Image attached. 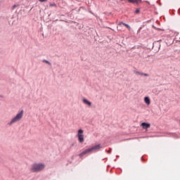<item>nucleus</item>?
<instances>
[{"instance_id": "f257e3e1", "label": "nucleus", "mask_w": 180, "mask_h": 180, "mask_svg": "<svg viewBox=\"0 0 180 180\" xmlns=\"http://www.w3.org/2000/svg\"><path fill=\"white\" fill-rule=\"evenodd\" d=\"M25 111L23 110L18 112L14 117L11 119V120L7 123V126H12V124H15V123H18V122H20L22 119H23V115Z\"/></svg>"}, {"instance_id": "f03ea898", "label": "nucleus", "mask_w": 180, "mask_h": 180, "mask_svg": "<svg viewBox=\"0 0 180 180\" xmlns=\"http://www.w3.org/2000/svg\"><path fill=\"white\" fill-rule=\"evenodd\" d=\"M46 168V165L43 163H34L31 165L30 171L31 172H40Z\"/></svg>"}, {"instance_id": "7ed1b4c3", "label": "nucleus", "mask_w": 180, "mask_h": 180, "mask_svg": "<svg viewBox=\"0 0 180 180\" xmlns=\"http://www.w3.org/2000/svg\"><path fill=\"white\" fill-rule=\"evenodd\" d=\"M77 137L80 143H84V130L79 129L77 131Z\"/></svg>"}, {"instance_id": "20e7f679", "label": "nucleus", "mask_w": 180, "mask_h": 180, "mask_svg": "<svg viewBox=\"0 0 180 180\" xmlns=\"http://www.w3.org/2000/svg\"><path fill=\"white\" fill-rule=\"evenodd\" d=\"M100 148H102V146L101 144H97L90 148L91 153H96V151H99Z\"/></svg>"}, {"instance_id": "39448f33", "label": "nucleus", "mask_w": 180, "mask_h": 180, "mask_svg": "<svg viewBox=\"0 0 180 180\" xmlns=\"http://www.w3.org/2000/svg\"><path fill=\"white\" fill-rule=\"evenodd\" d=\"M92 153V150H91V148H89L86 149L84 151L82 152L79 154V157H84V155H86V154H91Z\"/></svg>"}, {"instance_id": "423d86ee", "label": "nucleus", "mask_w": 180, "mask_h": 180, "mask_svg": "<svg viewBox=\"0 0 180 180\" xmlns=\"http://www.w3.org/2000/svg\"><path fill=\"white\" fill-rule=\"evenodd\" d=\"M82 102L84 105H86V106H88L89 108H91V106H92V103L85 98L82 99Z\"/></svg>"}, {"instance_id": "0eeeda50", "label": "nucleus", "mask_w": 180, "mask_h": 180, "mask_svg": "<svg viewBox=\"0 0 180 180\" xmlns=\"http://www.w3.org/2000/svg\"><path fill=\"white\" fill-rule=\"evenodd\" d=\"M141 127H142V129L144 130H147V129H150V127H151V124L147 122H143L141 124Z\"/></svg>"}, {"instance_id": "6e6552de", "label": "nucleus", "mask_w": 180, "mask_h": 180, "mask_svg": "<svg viewBox=\"0 0 180 180\" xmlns=\"http://www.w3.org/2000/svg\"><path fill=\"white\" fill-rule=\"evenodd\" d=\"M144 102L145 103H146V105H150V104L151 103V100H150V97L146 96L144 98Z\"/></svg>"}, {"instance_id": "1a4fd4ad", "label": "nucleus", "mask_w": 180, "mask_h": 180, "mask_svg": "<svg viewBox=\"0 0 180 180\" xmlns=\"http://www.w3.org/2000/svg\"><path fill=\"white\" fill-rule=\"evenodd\" d=\"M19 6H20V4H14V5L11 7V11H15V9H16V8H19Z\"/></svg>"}, {"instance_id": "9d476101", "label": "nucleus", "mask_w": 180, "mask_h": 180, "mask_svg": "<svg viewBox=\"0 0 180 180\" xmlns=\"http://www.w3.org/2000/svg\"><path fill=\"white\" fill-rule=\"evenodd\" d=\"M129 2H132L134 4H139V2H141V0H128Z\"/></svg>"}, {"instance_id": "9b49d317", "label": "nucleus", "mask_w": 180, "mask_h": 180, "mask_svg": "<svg viewBox=\"0 0 180 180\" xmlns=\"http://www.w3.org/2000/svg\"><path fill=\"white\" fill-rule=\"evenodd\" d=\"M122 25H123L124 26H126V27L127 28L128 30H130L131 27H129V25L126 24V23H123L122 22Z\"/></svg>"}, {"instance_id": "f8f14e48", "label": "nucleus", "mask_w": 180, "mask_h": 180, "mask_svg": "<svg viewBox=\"0 0 180 180\" xmlns=\"http://www.w3.org/2000/svg\"><path fill=\"white\" fill-rule=\"evenodd\" d=\"M122 25H123L124 26H126V27L127 28L128 30H130L131 27H129V25L126 24V23H123L122 22Z\"/></svg>"}, {"instance_id": "ddd939ff", "label": "nucleus", "mask_w": 180, "mask_h": 180, "mask_svg": "<svg viewBox=\"0 0 180 180\" xmlns=\"http://www.w3.org/2000/svg\"><path fill=\"white\" fill-rule=\"evenodd\" d=\"M141 75H144V77H148V74L147 73H141Z\"/></svg>"}, {"instance_id": "4468645a", "label": "nucleus", "mask_w": 180, "mask_h": 180, "mask_svg": "<svg viewBox=\"0 0 180 180\" xmlns=\"http://www.w3.org/2000/svg\"><path fill=\"white\" fill-rule=\"evenodd\" d=\"M136 74L137 75H141V72H136Z\"/></svg>"}, {"instance_id": "2eb2a0df", "label": "nucleus", "mask_w": 180, "mask_h": 180, "mask_svg": "<svg viewBox=\"0 0 180 180\" xmlns=\"http://www.w3.org/2000/svg\"><path fill=\"white\" fill-rule=\"evenodd\" d=\"M39 2H47V0H39Z\"/></svg>"}, {"instance_id": "dca6fc26", "label": "nucleus", "mask_w": 180, "mask_h": 180, "mask_svg": "<svg viewBox=\"0 0 180 180\" xmlns=\"http://www.w3.org/2000/svg\"><path fill=\"white\" fill-rule=\"evenodd\" d=\"M139 12H140V10L139 9L136 10V13H139Z\"/></svg>"}, {"instance_id": "f3484780", "label": "nucleus", "mask_w": 180, "mask_h": 180, "mask_svg": "<svg viewBox=\"0 0 180 180\" xmlns=\"http://www.w3.org/2000/svg\"><path fill=\"white\" fill-rule=\"evenodd\" d=\"M45 63H46V64H49V61L47 60H44Z\"/></svg>"}]
</instances>
